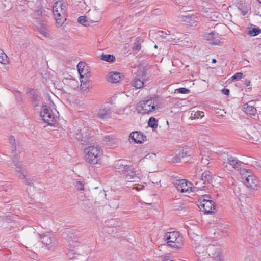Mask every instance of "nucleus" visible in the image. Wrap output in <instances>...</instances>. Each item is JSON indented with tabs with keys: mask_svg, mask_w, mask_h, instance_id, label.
Wrapping results in <instances>:
<instances>
[{
	"mask_svg": "<svg viewBox=\"0 0 261 261\" xmlns=\"http://www.w3.org/2000/svg\"><path fill=\"white\" fill-rule=\"evenodd\" d=\"M245 261H250V257H247L245 258Z\"/></svg>",
	"mask_w": 261,
	"mask_h": 261,
	"instance_id": "nucleus-60",
	"label": "nucleus"
},
{
	"mask_svg": "<svg viewBox=\"0 0 261 261\" xmlns=\"http://www.w3.org/2000/svg\"><path fill=\"white\" fill-rule=\"evenodd\" d=\"M195 178V179L194 181L195 185L197 186V188L199 190H202V189L204 187V184L203 183V181L200 180V178L197 177V174H196Z\"/></svg>",
	"mask_w": 261,
	"mask_h": 261,
	"instance_id": "nucleus-34",
	"label": "nucleus"
},
{
	"mask_svg": "<svg viewBox=\"0 0 261 261\" xmlns=\"http://www.w3.org/2000/svg\"><path fill=\"white\" fill-rule=\"evenodd\" d=\"M244 183L247 188L253 190H256L259 181L257 177L253 174L249 178H247L246 181H244Z\"/></svg>",
	"mask_w": 261,
	"mask_h": 261,
	"instance_id": "nucleus-17",
	"label": "nucleus"
},
{
	"mask_svg": "<svg viewBox=\"0 0 261 261\" xmlns=\"http://www.w3.org/2000/svg\"><path fill=\"white\" fill-rule=\"evenodd\" d=\"M107 79L111 83H117L121 79V74L118 72H110L108 75Z\"/></svg>",
	"mask_w": 261,
	"mask_h": 261,
	"instance_id": "nucleus-20",
	"label": "nucleus"
},
{
	"mask_svg": "<svg viewBox=\"0 0 261 261\" xmlns=\"http://www.w3.org/2000/svg\"><path fill=\"white\" fill-rule=\"evenodd\" d=\"M192 245L194 248V252L197 260L202 261L205 258L208 257L207 246L197 242H194Z\"/></svg>",
	"mask_w": 261,
	"mask_h": 261,
	"instance_id": "nucleus-8",
	"label": "nucleus"
},
{
	"mask_svg": "<svg viewBox=\"0 0 261 261\" xmlns=\"http://www.w3.org/2000/svg\"><path fill=\"white\" fill-rule=\"evenodd\" d=\"M148 125L153 128H156L158 126V122L154 117H150L148 121Z\"/></svg>",
	"mask_w": 261,
	"mask_h": 261,
	"instance_id": "nucleus-40",
	"label": "nucleus"
},
{
	"mask_svg": "<svg viewBox=\"0 0 261 261\" xmlns=\"http://www.w3.org/2000/svg\"><path fill=\"white\" fill-rule=\"evenodd\" d=\"M174 185L177 190L181 193L188 192L191 191V184L188 182L185 179L175 180Z\"/></svg>",
	"mask_w": 261,
	"mask_h": 261,
	"instance_id": "nucleus-11",
	"label": "nucleus"
},
{
	"mask_svg": "<svg viewBox=\"0 0 261 261\" xmlns=\"http://www.w3.org/2000/svg\"><path fill=\"white\" fill-rule=\"evenodd\" d=\"M205 38L212 44L219 45L220 43V38L219 34L216 32H212L206 34Z\"/></svg>",
	"mask_w": 261,
	"mask_h": 261,
	"instance_id": "nucleus-16",
	"label": "nucleus"
},
{
	"mask_svg": "<svg viewBox=\"0 0 261 261\" xmlns=\"http://www.w3.org/2000/svg\"><path fill=\"white\" fill-rule=\"evenodd\" d=\"M154 48H158V46H157L156 45H154Z\"/></svg>",
	"mask_w": 261,
	"mask_h": 261,
	"instance_id": "nucleus-63",
	"label": "nucleus"
},
{
	"mask_svg": "<svg viewBox=\"0 0 261 261\" xmlns=\"http://www.w3.org/2000/svg\"><path fill=\"white\" fill-rule=\"evenodd\" d=\"M90 81L89 80L86 79L85 82L82 81V84H81L80 86L81 90L83 91H86L90 87Z\"/></svg>",
	"mask_w": 261,
	"mask_h": 261,
	"instance_id": "nucleus-39",
	"label": "nucleus"
},
{
	"mask_svg": "<svg viewBox=\"0 0 261 261\" xmlns=\"http://www.w3.org/2000/svg\"><path fill=\"white\" fill-rule=\"evenodd\" d=\"M181 157L179 155V153L176 154L175 156L172 158L171 162L172 163H179L180 161V160L181 159Z\"/></svg>",
	"mask_w": 261,
	"mask_h": 261,
	"instance_id": "nucleus-46",
	"label": "nucleus"
},
{
	"mask_svg": "<svg viewBox=\"0 0 261 261\" xmlns=\"http://www.w3.org/2000/svg\"><path fill=\"white\" fill-rule=\"evenodd\" d=\"M260 3H261V0H258Z\"/></svg>",
	"mask_w": 261,
	"mask_h": 261,
	"instance_id": "nucleus-64",
	"label": "nucleus"
},
{
	"mask_svg": "<svg viewBox=\"0 0 261 261\" xmlns=\"http://www.w3.org/2000/svg\"><path fill=\"white\" fill-rule=\"evenodd\" d=\"M208 161V160L207 159V158L202 157L201 162L203 166H206L208 165L210 163Z\"/></svg>",
	"mask_w": 261,
	"mask_h": 261,
	"instance_id": "nucleus-51",
	"label": "nucleus"
},
{
	"mask_svg": "<svg viewBox=\"0 0 261 261\" xmlns=\"http://www.w3.org/2000/svg\"><path fill=\"white\" fill-rule=\"evenodd\" d=\"M143 82L140 79H135L132 81V86L136 89H140L143 87Z\"/></svg>",
	"mask_w": 261,
	"mask_h": 261,
	"instance_id": "nucleus-32",
	"label": "nucleus"
},
{
	"mask_svg": "<svg viewBox=\"0 0 261 261\" xmlns=\"http://www.w3.org/2000/svg\"><path fill=\"white\" fill-rule=\"evenodd\" d=\"M178 91L181 94H188L190 92V90L186 88H180L178 89Z\"/></svg>",
	"mask_w": 261,
	"mask_h": 261,
	"instance_id": "nucleus-47",
	"label": "nucleus"
},
{
	"mask_svg": "<svg viewBox=\"0 0 261 261\" xmlns=\"http://www.w3.org/2000/svg\"><path fill=\"white\" fill-rule=\"evenodd\" d=\"M9 143L11 145V156L15 155V151L16 150V144L15 142V139L13 136H11L9 137Z\"/></svg>",
	"mask_w": 261,
	"mask_h": 261,
	"instance_id": "nucleus-28",
	"label": "nucleus"
},
{
	"mask_svg": "<svg viewBox=\"0 0 261 261\" xmlns=\"http://www.w3.org/2000/svg\"><path fill=\"white\" fill-rule=\"evenodd\" d=\"M164 239L167 241V243L174 248H178L181 245L182 237L179 236L177 232H169L165 233Z\"/></svg>",
	"mask_w": 261,
	"mask_h": 261,
	"instance_id": "nucleus-6",
	"label": "nucleus"
},
{
	"mask_svg": "<svg viewBox=\"0 0 261 261\" xmlns=\"http://www.w3.org/2000/svg\"><path fill=\"white\" fill-rule=\"evenodd\" d=\"M76 244L74 245H72L71 243H70L69 245V252L67 253V255H68L69 257H70L71 256V254H73V251H74V250H73V249L76 247H77L79 246V243H75Z\"/></svg>",
	"mask_w": 261,
	"mask_h": 261,
	"instance_id": "nucleus-43",
	"label": "nucleus"
},
{
	"mask_svg": "<svg viewBox=\"0 0 261 261\" xmlns=\"http://www.w3.org/2000/svg\"><path fill=\"white\" fill-rule=\"evenodd\" d=\"M179 19L182 21L186 22L189 24V25L191 27H196L200 20L199 17L198 16L195 15H181L179 16Z\"/></svg>",
	"mask_w": 261,
	"mask_h": 261,
	"instance_id": "nucleus-14",
	"label": "nucleus"
},
{
	"mask_svg": "<svg viewBox=\"0 0 261 261\" xmlns=\"http://www.w3.org/2000/svg\"><path fill=\"white\" fill-rule=\"evenodd\" d=\"M88 71V66L85 64V66H83L82 69L80 70L79 69V74L81 76V79H84V73H86Z\"/></svg>",
	"mask_w": 261,
	"mask_h": 261,
	"instance_id": "nucleus-42",
	"label": "nucleus"
},
{
	"mask_svg": "<svg viewBox=\"0 0 261 261\" xmlns=\"http://www.w3.org/2000/svg\"><path fill=\"white\" fill-rule=\"evenodd\" d=\"M113 138L112 137L110 136H106L105 137L104 140L107 142V144L108 145H111V144L113 143Z\"/></svg>",
	"mask_w": 261,
	"mask_h": 261,
	"instance_id": "nucleus-45",
	"label": "nucleus"
},
{
	"mask_svg": "<svg viewBox=\"0 0 261 261\" xmlns=\"http://www.w3.org/2000/svg\"><path fill=\"white\" fill-rule=\"evenodd\" d=\"M204 116V113L202 111H192L191 113L190 118L196 119L202 118Z\"/></svg>",
	"mask_w": 261,
	"mask_h": 261,
	"instance_id": "nucleus-29",
	"label": "nucleus"
},
{
	"mask_svg": "<svg viewBox=\"0 0 261 261\" xmlns=\"http://www.w3.org/2000/svg\"><path fill=\"white\" fill-rule=\"evenodd\" d=\"M208 257L210 256L214 261H223V257L222 255L221 249L214 245L210 244L206 247Z\"/></svg>",
	"mask_w": 261,
	"mask_h": 261,
	"instance_id": "nucleus-10",
	"label": "nucleus"
},
{
	"mask_svg": "<svg viewBox=\"0 0 261 261\" xmlns=\"http://www.w3.org/2000/svg\"><path fill=\"white\" fill-rule=\"evenodd\" d=\"M178 153H179V155L180 156L182 159H183L187 156H190V155L188 154V152L186 150H182Z\"/></svg>",
	"mask_w": 261,
	"mask_h": 261,
	"instance_id": "nucleus-48",
	"label": "nucleus"
},
{
	"mask_svg": "<svg viewBox=\"0 0 261 261\" xmlns=\"http://www.w3.org/2000/svg\"><path fill=\"white\" fill-rule=\"evenodd\" d=\"M130 166L123 164L122 161H121L117 162L115 165L116 170L120 174H124V172H126L130 168Z\"/></svg>",
	"mask_w": 261,
	"mask_h": 261,
	"instance_id": "nucleus-22",
	"label": "nucleus"
},
{
	"mask_svg": "<svg viewBox=\"0 0 261 261\" xmlns=\"http://www.w3.org/2000/svg\"><path fill=\"white\" fill-rule=\"evenodd\" d=\"M101 18L100 12L95 10L91 13V21L93 22H97Z\"/></svg>",
	"mask_w": 261,
	"mask_h": 261,
	"instance_id": "nucleus-30",
	"label": "nucleus"
},
{
	"mask_svg": "<svg viewBox=\"0 0 261 261\" xmlns=\"http://www.w3.org/2000/svg\"><path fill=\"white\" fill-rule=\"evenodd\" d=\"M205 198H208V196L205 195L203 196V199L201 200L199 207L204 214H210L215 210V203L213 201Z\"/></svg>",
	"mask_w": 261,
	"mask_h": 261,
	"instance_id": "nucleus-9",
	"label": "nucleus"
},
{
	"mask_svg": "<svg viewBox=\"0 0 261 261\" xmlns=\"http://www.w3.org/2000/svg\"><path fill=\"white\" fill-rule=\"evenodd\" d=\"M86 161L91 164H96L100 160V148L98 146H91L85 149Z\"/></svg>",
	"mask_w": 261,
	"mask_h": 261,
	"instance_id": "nucleus-4",
	"label": "nucleus"
},
{
	"mask_svg": "<svg viewBox=\"0 0 261 261\" xmlns=\"http://www.w3.org/2000/svg\"><path fill=\"white\" fill-rule=\"evenodd\" d=\"M13 163L15 167L16 171L19 174L18 175L19 177L23 179L25 178L26 176L24 174L22 164L15 160L13 161Z\"/></svg>",
	"mask_w": 261,
	"mask_h": 261,
	"instance_id": "nucleus-23",
	"label": "nucleus"
},
{
	"mask_svg": "<svg viewBox=\"0 0 261 261\" xmlns=\"http://www.w3.org/2000/svg\"><path fill=\"white\" fill-rule=\"evenodd\" d=\"M85 63H84V62H80L79 63L77 66V70H78V72H79V69H80V70L81 69H82V68H83V66H85Z\"/></svg>",
	"mask_w": 261,
	"mask_h": 261,
	"instance_id": "nucleus-53",
	"label": "nucleus"
},
{
	"mask_svg": "<svg viewBox=\"0 0 261 261\" xmlns=\"http://www.w3.org/2000/svg\"><path fill=\"white\" fill-rule=\"evenodd\" d=\"M240 175L241 176V178L242 179H244V181H246L247 178H249L251 175H252L253 174L251 172V171L250 170H247L243 169L241 170L240 171Z\"/></svg>",
	"mask_w": 261,
	"mask_h": 261,
	"instance_id": "nucleus-27",
	"label": "nucleus"
},
{
	"mask_svg": "<svg viewBox=\"0 0 261 261\" xmlns=\"http://www.w3.org/2000/svg\"><path fill=\"white\" fill-rule=\"evenodd\" d=\"M222 92L225 95H228L229 94V90L228 89L224 88L222 90Z\"/></svg>",
	"mask_w": 261,
	"mask_h": 261,
	"instance_id": "nucleus-54",
	"label": "nucleus"
},
{
	"mask_svg": "<svg viewBox=\"0 0 261 261\" xmlns=\"http://www.w3.org/2000/svg\"><path fill=\"white\" fill-rule=\"evenodd\" d=\"M244 84L246 86H248L250 85V81L248 79H245L244 80Z\"/></svg>",
	"mask_w": 261,
	"mask_h": 261,
	"instance_id": "nucleus-58",
	"label": "nucleus"
},
{
	"mask_svg": "<svg viewBox=\"0 0 261 261\" xmlns=\"http://www.w3.org/2000/svg\"><path fill=\"white\" fill-rule=\"evenodd\" d=\"M243 74L241 72L236 73L233 76L234 80H240L242 77Z\"/></svg>",
	"mask_w": 261,
	"mask_h": 261,
	"instance_id": "nucleus-50",
	"label": "nucleus"
},
{
	"mask_svg": "<svg viewBox=\"0 0 261 261\" xmlns=\"http://www.w3.org/2000/svg\"><path fill=\"white\" fill-rule=\"evenodd\" d=\"M261 33V29L259 27L253 28L248 31V34L251 36H255Z\"/></svg>",
	"mask_w": 261,
	"mask_h": 261,
	"instance_id": "nucleus-38",
	"label": "nucleus"
},
{
	"mask_svg": "<svg viewBox=\"0 0 261 261\" xmlns=\"http://www.w3.org/2000/svg\"><path fill=\"white\" fill-rule=\"evenodd\" d=\"M69 136L80 141L83 145L89 143L91 139L89 129L86 127L82 128L74 127L70 132Z\"/></svg>",
	"mask_w": 261,
	"mask_h": 261,
	"instance_id": "nucleus-3",
	"label": "nucleus"
},
{
	"mask_svg": "<svg viewBox=\"0 0 261 261\" xmlns=\"http://www.w3.org/2000/svg\"><path fill=\"white\" fill-rule=\"evenodd\" d=\"M217 62V60L215 59H213L212 60V63H216Z\"/></svg>",
	"mask_w": 261,
	"mask_h": 261,
	"instance_id": "nucleus-61",
	"label": "nucleus"
},
{
	"mask_svg": "<svg viewBox=\"0 0 261 261\" xmlns=\"http://www.w3.org/2000/svg\"><path fill=\"white\" fill-rule=\"evenodd\" d=\"M41 33H42L44 36H46V37H47V36H48V34L47 32H45V31H42V32Z\"/></svg>",
	"mask_w": 261,
	"mask_h": 261,
	"instance_id": "nucleus-59",
	"label": "nucleus"
},
{
	"mask_svg": "<svg viewBox=\"0 0 261 261\" xmlns=\"http://www.w3.org/2000/svg\"><path fill=\"white\" fill-rule=\"evenodd\" d=\"M168 34V36L161 35V37L165 39L168 42H173L175 43L178 42L181 39V37L179 36L181 35L180 34L177 33L175 34L170 33Z\"/></svg>",
	"mask_w": 261,
	"mask_h": 261,
	"instance_id": "nucleus-21",
	"label": "nucleus"
},
{
	"mask_svg": "<svg viewBox=\"0 0 261 261\" xmlns=\"http://www.w3.org/2000/svg\"><path fill=\"white\" fill-rule=\"evenodd\" d=\"M170 32L168 30H166L165 31H160L158 32L159 35L161 37V35L168 36V34H170Z\"/></svg>",
	"mask_w": 261,
	"mask_h": 261,
	"instance_id": "nucleus-52",
	"label": "nucleus"
},
{
	"mask_svg": "<svg viewBox=\"0 0 261 261\" xmlns=\"http://www.w3.org/2000/svg\"><path fill=\"white\" fill-rule=\"evenodd\" d=\"M8 62V56L3 50L0 48V63L6 64Z\"/></svg>",
	"mask_w": 261,
	"mask_h": 261,
	"instance_id": "nucleus-36",
	"label": "nucleus"
},
{
	"mask_svg": "<svg viewBox=\"0 0 261 261\" xmlns=\"http://www.w3.org/2000/svg\"><path fill=\"white\" fill-rule=\"evenodd\" d=\"M206 16L210 18L212 21H217V18H220V15L217 12H212L207 14Z\"/></svg>",
	"mask_w": 261,
	"mask_h": 261,
	"instance_id": "nucleus-33",
	"label": "nucleus"
},
{
	"mask_svg": "<svg viewBox=\"0 0 261 261\" xmlns=\"http://www.w3.org/2000/svg\"><path fill=\"white\" fill-rule=\"evenodd\" d=\"M91 76V73L90 71H88L86 73H84V79L85 77H90Z\"/></svg>",
	"mask_w": 261,
	"mask_h": 261,
	"instance_id": "nucleus-57",
	"label": "nucleus"
},
{
	"mask_svg": "<svg viewBox=\"0 0 261 261\" xmlns=\"http://www.w3.org/2000/svg\"><path fill=\"white\" fill-rule=\"evenodd\" d=\"M25 184L30 186H32L33 185V183L32 182V180L29 179H26Z\"/></svg>",
	"mask_w": 261,
	"mask_h": 261,
	"instance_id": "nucleus-56",
	"label": "nucleus"
},
{
	"mask_svg": "<svg viewBox=\"0 0 261 261\" xmlns=\"http://www.w3.org/2000/svg\"><path fill=\"white\" fill-rule=\"evenodd\" d=\"M124 174L125 176V179L127 181H136L139 178L132 166L126 172H124Z\"/></svg>",
	"mask_w": 261,
	"mask_h": 261,
	"instance_id": "nucleus-18",
	"label": "nucleus"
},
{
	"mask_svg": "<svg viewBox=\"0 0 261 261\" xmlns=\"http://www.w3.org/2000/svg\"><path fill=\"white\" fill-rule=\"evenodd\" d=\"M144 188V186L139 184H135L133 187V189H136L137 191H140Z\"/></svg>",
	"mask_w": 261,
	"mask_h": 261,
	"instance_id": "nucleus-49",
	"label": "nucleus"
},
{
	"mask_svg": "<svg viewBox=\"0 0 261 261\" xmlns=\"http://www.w3.org/2000/svg\"><path fill=\"white\" fill-rule=\"evenodd\" d=\"M78 22L85 27H87L90 25L89 21L85 16H80L78 18Z\"/></svg>",
	"mask_w": 261,
	"mask_h": 261,
	"instance_id": "nucleus-35",
	"label": "nucleus"
},
{
	"mask_svg": "<svg viewBox=\"0 0 261 261\" xmlns=\"http://www.w3.org/2000/svg\"><path fill=\"white\" fill-rule=\"evenodd\" d=\"M159 107L158 97H150L148 99L140 101L137 104L139 112L143 114H148Z\"/></svg>",
	"mask_w": 261,
	"mask_h": 261,
	"instance_id": "nucleus-2",
	"label": "nucleus"
},
{
	"mask_svg": "<svg viewBox=\"0 0 261 261\" xmlns=\"http://www.w3.org/2000/svg\"><path fill=\"white\" fill-rule=\"evenodd\" d=\"M80 81H81V84H82V81L83 82H85V80L84 81V79H81V78H80Z\"/></svg>",
	"mask_w": 261,
	"mask_h": 261,
	"instance_id": "nucleus-62",
	"label": "nucleus"
},
{
	"mask_svg": "<svg viewBox=\"0 0 261 261\" xmlns=\"http://www.w3.org/2000/svg\"><path fill=\"white\" fill-rule=\"evenodd\" d=\"M101 59L103 61L110 62V63H113L115 61V58L114 56L111 55H109V54L105 55V54H102L101 55Z\"/></svg>",
	"mask_w": 261,
	"mask_h": 261,
	"instance_id": "nucleus-31",
	"label": "nucleus"
},
{
	"mask_svg": "<svg viewBox=\"0 0 261 261\" xmlns=\"http://www.w3.org/2000/svg\"><path fill=\"white\" fill-rule=\"evenodd\" d=\"M67 11L66 5L63 1H58L54 4L53 15L56 23L60 27L63 25L66 19Z\"/></svg>",
	"mask_w": 261,
	"mask_h": 261,
	"instance_id": "nucleus-1",
	"label": "nucleus"
},
{
	"mask_svg": "<svg viewBox=\"0 0 261 261\" xmlns=\"http://www.w3.org/2000/svg\"><path fill=\"white\" fill-rule=\"evenodd\" d=\"M253 101H251L248 103H244L242 105V109L245 113L250 115H255L256 113V108L254 106L251 104L253 102Z\"/></svg>",
	"mask_w": 261,
	"mask_h": 261,
	"instance_id": "nucleus-19",
	"label": "nucleus"
},
{
	"mask_svg": "<svg viewBox=\"0 0 261 261\" xmlns=\"http://www.w3.org/2000/svg\"><path fill=\"white\" fill-rule=\"evenodd\" d=\"M129 138L137 143H142L146 140V136L141 132L136 131L131 133Z\"/></svg>",
	"mask_w": 261,
	"mask_h": 261,
	"instance_id": "nucleus-15",
	"label": "nucleus"
},
{
	"mask_svg": "<svg viewBox=\"0 0 261 261\" xmlns=\"http://www.w3.org/2000/svg\"><path fill=\"white\" fill-rule=\"evenodd\" d=\"M141 48L140 40L139 38H137L135 42L134 43L133 46V50L135 51L138 52Z\"/></svg>",
	"mask_w": 261,
	"mask_h": 261,
	"instance_id": "nucleus-37",
	"label": "nucleus"
},
{
	"mask_svg": "<svg viewBox=\"0 0 261 261\" xmlns=\"http://www.w3.org/2000/svg\"><path fill=\"white\" fill-rule=\"evenodd\" d=\"M74 185L76 189L79 191L84 190V184L82 181H76Z\"/></svg>",
	"mask_w": 261,
	"mask_h": 261,
	"instance_id": "nucleus-44",
	"label": "nucleus"
},
{
	"mask_svg": "<svg viewBox=\"0 0 261 261\" xmlns=\"http://www.w3.org/2000/svg\"><path fill=\"white\" fill-rule=\"evenodd\" d=\"M256 51L257 52L258 54L261 55V44H259L256 47ZM260 60H261V57H259Z\"/></svg>",
	"mask_w": 261,
	"mask_h": 261,
	"instance_id": "nucleus-55",
	"label": "nucleus"
},
{
	"mask_svg": "<svg viewBox=\"0 0 261 261\" xmlns=\"http://www.w3.org/2000/svg\"><path fill=\"white\" fill-rule=\"evenodd\" d=\"M227 161L224 162L225 167H227L229 165L232 168L239 170L241 169L243 163L239 161L237 158L232 155L226 154Z\"/></svg>",
	"mask_w": 261,
	"mask_h": 261,
	"instance_id": "nucleus-12",
	"label": "nucleus"
},
{
	"mask_svg": "<svg viewBox=\"0 0 261 261\" xmlns=\"http://www.w3.org/2000/svg\"><path fill=\"white\" fill-rule=\"evenodd\" d=\"M29 93L31 95V98L32 102L33 103V106L35 107L40 106L41 105L40 96L36 94L35 92L33 90H31Z\"/></svg>",
	"mask_w": 261,
	"mask_h": 261,
	"instance_id": "nucleus-25",
	"label": "nucleus"
},
{
	"mask_svg": "<svg viewBox=\"0 0 261 261\" xmlns=\"http://www.w3.org/2000/svg\"><path fill=\"white\" fill-rule=\"evenodd\" d=\"M41 242L44 244L48 249L52 250L58 245L56 238L49 232H46L42 235H39Z\"/></svg>",
	"mask_w": 261,
	"mask_h": 261,
	"instance_id": "nucleus-7",
	"label": "nucleus"
},
{
	"mask_svg": "<svg viewBox=\"0 0 261 261\" xmlns=\"http://www.w3.org/2000/svg\"><path fill=\"white\" fill-rule=\"evenodd\" d=\"M63 82L65 85H68L72 89L77 87V81L72 79H64L63 80Z\"/></svg>",
	"mask_w": 261,
	"mask_h": 261,
	"instance_id": "nucleus-26",
	"label": "nucleus"
},
{
	"mask_svg": "<svg viewBox=\"0 0 261 261\" xmlns=\"http://www.w3.org/2000/svg\"><path fill=\"white\" fill-rule=\"evenodd\" d=\"M58 114L59 113L56 109L53 110L46 106H43L40 112V116L42 120L50 125L56 121Z\"/></svg>",
	"mask_w": 261,
	"mask_h": 261,
	"instance_id": "nucleus-5",
	"label": "nucleus"
},
{
	"mask_svg": "<svg viewBox=\"0 0 261 261\" xmlns=\"http://www.w3.org/2000/svg\"><path fill=\"white\" fill-rule=\"evenodd\" d=\"M197 177L200 178L204 184L210 183L212 180V175L210 172L208 171H204L201 174H197Z\"/></svg>",
	"mask_w": 261,
	"mask_h": 261,
	"instance_id": "nucleus-24",
	"label": "nucleus"
},
{
	"mask_svg": "<svg viewBox=\"0 0 261 261\" xmlns=\"http://www.w3.org/2000/svg\"><path fill=\"white\" fill-rule=\"evenodd\" d=\"M111 114L110 109L106 108H100L96 109L94 112V116L100 119H107L109 118Z\"/></svg>",
	"mask_w": 261,
	"mask_h": 261,
	"instance_id": "nucleus-13",
	"label": "nucleus"
},
{
	"mask_svg": "<svg viewBox=\"0 0 261 261\" xmlns=\"http://www.w3.org/2000/svg\"><path fill=\"white\" fill-rule=\"evenodd\" d=\"M239 9L241 11L243 15H245L248 12L249 8L248 7L245 5H243L242 4H239Z\"/></svg>",
	"mask_w": 261,
	"mask_h": 261,
	"instance_id": "nucleus-41",
	"label": "nucleus"
}]
</instances>
